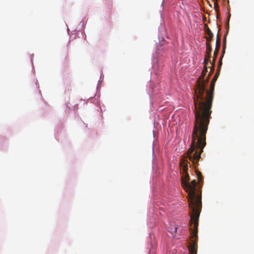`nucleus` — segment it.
<instances>
[{"label": "nucleus", "mask_w": 254, "mask_h": 254, "mask_svg": "<svg viewBox=\"0 0 254 254\" xmlns=\"http://www.w3.org/2000/svg\"><path fill=\"white\" fill-rule=\"evenodd\" d=\"M197 241H192L189 246V254H197Z\"/></svg>", "instance_id": "obj_4"}, {"label": "nucleus", "mask_w": 254, "mask_h": 254, "mask_svg": "<svg viewBox=\"0 0 254 254\" xmlns=\"http://www.w3.org/2000/svg\"><path fill=\"white\" fill-rule=\"evenodd\" d=\"M176 231H177V228H176V227H175V232H176Z\"/></svg>", "instance_id": "obj_15"}, {"label": "nucleus", "mask_w": 254, "mask_h": 254, "mask_svg": "<svg viewBox=\"0 0 254 254\" xmlns=\"http://www.w3.org/2000/svg\"><path fill=\"white\" fill-rule=\"evenodd\" d=\"M216 58L217 57L215 58V56H214V58H213L212 61L210 62L211 65H212V66H214V65H215V61L216 60Z\"/></svg>", "instance_id": "obj_12"}, {"label": "nucleus", "mask_w": 254, "mask_h": 254, "mask_svg": "<svg viewBox=\"0 0 254 254\" xmlns=\"http://www.w3.org/2000/svg\"><path fill=\"white\" fill-rule=\"evenodd\" d=\"M205 144H206V142ZM205 145L206 144L201 146L198 143L197 139H193V132L192 133L191 143L190 147L187 151L188 155L182 158L180 162V166L183 169V175L181 178L183 186L184 181L188 182L190 180V176L188 172V164H190V163L188 161V158L192 162L193 165L196 164L200 158L201 153L203 152V148Z\"/></svg>", "instance_id": "obj_3"}, {"label": "nucleus", "mask_w": 254, "mask_h": 254, "mask_svg": "<svg viewBox=\"0 0 254 254\" xmlns=\"http://www.w3.org/2000/svg\"><path fill=\"white\" fill-rule=\"evenodd\" d=\"M222 63L220 59L217 72L211 81L210 89L206 90L205 85L209 77L205 76L207 72L205 67L202 71L201 75L197 80L196 88L193 97L195 108V121L193 128V139H197L198 143L201 146L205 144V134L211 118V107L214 97L215 83L219 75Z\"/></svg>", "instance_id": "obj_1"}, {"label": "nucleus", "mask_w": 254, "mask_h": 254, "mask_svg": "<svg viewBox=\"0 0 254 254\" xmlns=\"http://www.w3.org/2000/svg\"><path fill=\"white\" fill-rule=\"evenodd\" d=\"M197 182L195 180L191 182L190 184L186 181L183 182V187L186 190H189L188 201L190 208L191 210V214L190 215V226L193 227L190 228L191 231L190 236L191 242L192 241H197L198 238V219L201 208V195H196L197 190L196 186Z\"/></svg>", "instance_id": "obj_2"}, {"label": "nucleus", "mask_w": 254, "mask_h": 254, "mask_svg": "<svg viewBox=\"0 0 254 254\" xmlns=\"http://www.w3.org/2000/svg\"><path fill=\"white\" fill-rule=\"evenodd\" d=\"M205 33L207 34V36L205 37L207 42L210 43L213 37V34L210 30V29L207 27V25H205Z\"/></svg>", "instance_id": "obj_5"}, {"label": "nucleus", "mask_w": 254, "mask_h": 254, "mask_svg": "<svg viewBox=\"0 0 254 254\" xmlns=\"http://www.w3.org/2000/svg\"><path fill=\"white\" fill-rule=\"evenodd\" d=\"M211 45L210 43L206 42V55L211 56Z\"/></svg>", "instance_id": "obj_7"}, {"label": "nucleus", "mask_w": 254, "mask_h": 254, "mask_svg": "<svg viewBox=\"0 0 254 254\" xmlns=\"http://www.w3.org/2000/svg\"><path fill=\"white\" fill-rule=\"evenodd\" d=\"M210 57L211 56H209V55L208 56L205 55V58H204V62H203V63H204V64L205 65V66H204V68L205 67H206L207 68L206 65L208 64V62L209 61V59L210 58Z\"/></svg>", "instance_id": "obj_8"}, {"label": "nucleus", "mask_w": 254, "mask_h": 254, "mask_svg": "<svg viewBox=\"0 0 254 254\" xmlns=\"http://www.w3.org/2000/svg\"><path fill=\"white\" fill-rule=\"evenodd\" d=\"M221 40L220 37L217 35L216 41L215 49L214 52V56L217 57L220 47Z\"/></svg>", "instance_id": "obj_6"}, {"label": "nucleus", "mask_w": 254, "mask_h": 254, "mask_svg": "<svg viewBox=\"0 0 254 254\" xmlns=\"http://www.w3.org/2000/svg\"><path fill=\"white\" fill-rule=\"evenodd\" d=\"M195 172L196 173V176H197V179H198V181L201 182L203 179L201 173L197 171H195Z\"/></svg>", "instance_id": "obj_9"}, {"label": "nucleus", "mask_w": 254, "mask_h": 254, "mask_svg": "<svg viewBox=\"0 0 254 254\" xmlns=\"http://www.w3.org/2000/svg\"><path fill=\"white\" fill-rule=\"evenodd\" d=\"M210 71H209V74H208V76L207 77H210V76L211 75V74L212 73V72H213L214 71V66H213L212 65H211L210 66Z\"/></svg>", "instance_id": "obj_11"}, {"label": "nucleus", "mask_w": 254, "mask_h": 254, "mask_svg": "<svg viewBox=\"0 0 254 254\" xmlns=\"http://www.w3.org/2000/svg\"><path fill=\"white\" fill-rule=\"evenodd\" d=\"M216 58L217 57L215 58V56H214V58H213L212 61L210 62L211 65H212V66H214V65H215V61L216 60Z\"/></svg>", "instance_id": "obj_13"}, {"label": "nucleus", "mask_w": 254, "mask_h": 254, "mask_svg": "<svg viewBox=\"0 0 254 254\" xmlns=\"http://www.w3.org/2000/svg\"><path fill=\"white\" fill-rule=\"evenodd\" d=\"M216 58L217 57L215 58V56H214V58H213L212 61L210 62L211 65H212V66H214V65H215V61L216 60Z\"/></svg>", "instance_id": "obj_14"}, {"label": "nucleus", "mask_w": 254, "mask_h": 254, "mask_svg": "<svg viewBox=\"0 0 254 254\" xmlns=\"http://www.w3.org/2000/svg\"><path fill=\"white\" fill-rule=\"evenodd\" d=\"M226 39L225 38L223 40V50H222V53L223 54H224L225 53V48H226ZM223 55H222V57H221L220 59L222 58V57H223Z\"/></svg>", "instance_id": "obj_10"}]
</instances>
